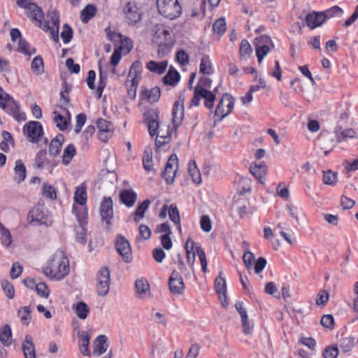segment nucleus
Returning a JSON list of instances; mask_svg holds the SVG:
<instances>
[{
  "label": "nucleus",
  "instance_id": "nucleus-1",
  "mask_svg": "<svg viewBox=\"0 0 358 358\" xmlns=\"http://www.w3.org/2000/svg\"><path fill=\"white\" fill-rule=\"evenodd\" d=\"M69 262L65 252L57 250L43 267V273L53 280H61L69 273Z\"/></svg>",
  "mask_w": 358,
  "mask_h": 358
},
{
  "label": "nucleus",
  "instance_id": "nucleus-2",
  "mask_svg": "<svg viewBox=\"0 0 358 358\" xmlns=\"http://www.w3.org/2000/svg\"><path fill=\"white\" fill-rule=\"evenodd\" d=\"M0 108L17 122H22L26 120L25 113L20 111V103L13 96L6 93L1 86Z\"/></svg>",
  "mask_w": 358,
  "mask_h": 358
},
{
  "label": "nucleus",
  "instance_id": "nucleus-3",
  "mask_svg": "<svg viewBox=\"0 0 358 358\" xmlns=\"http://www.w3.org/2000/svg\"><path fill=\"white\" fill-rule=\"evenodd\" d=\"M157 6L159 13L170 20L178 17L182 11L178 0H157Z\"/></svg>",
  "mask_w": 358,
  "mask_h": 358
},
{
  "label": "nucleus",
  "instance_id": "nucleus-4",
  "mask_svg": "<svg viewBox=\"0 0 358 358\" xmlns=\"http://www.w3.org/2000/svg\"><path fill=\"white\" fill-rule=\"evenodd\" d=\"M17 5L29 10L27 17L36 22L38 26L42 27L41 20L43 19L44 13L41 8L35 3V0H17Z\"/></svg>",
  "mask_w": 358,
  "mask_h": 358
},
{
  "label": "nucleus",
  "instance_id": "nucleus-5",
  "mask_svg": "<svg viewBox=\"0 0 358 358\" xmlns=\"http://www.w3.org/2000/svg\"><path fill=\"white\" fill-rule=\"evenodd\" d=\"M30 222H36L40 225L48 227L52 220L48 210L43 205H36L30 210L28 215Z\"/></svg>",
  "mask_w": 358,
  "mask_h": 358
},
{
  "label": "nucleus",
  "instance_id": "nucleus-6",
  "mask_svg": "<svg viewBox=\"0 0 358 358\" xmlns=\"http://www.w3.org/2000/svg\"><path fill=\"white\" fill-rule=\"evenodd\" d=\"M23 132L29 142L38 143L43 135V128L40 122L30 121L24 124Z\"/></svg>",
  "mask_w": 358,
  "mask_h": 358
},
{
  "label": "nucleus",
  "instance_id": "nucleus-7",
  "mask_svg": "<svg viewBox=\"0 0 358 358\" xmlns=\"http://www.w3.org/2000/svg\"><path fill=\"white\" fill-rule=\"evenodd\" d=\"M99 214L101 222L106 224V229H109L114 217L113 203L110 197L103 198L99 206Z\"/></svg>",
  "mask_w": 358,
  "mask_h": 358
},
{
  "label": "nucleus",
  "instance_id": "nucleus-8",
  "mask_svg": "<svg viewBox=\"0 0 358 358\" xmlns=\"http://www.w3.org/2000/svg\"><path fill=\"white\" fill-rule=\"evenodd\" d=\"M234 107V99L229 94H224L215 108V115L220 117V120L228 115Z\"/></svg>",
  "mask_w": 358,
  "mask_h": 358
},
{
  "label": "nucleus",
  "instance_id": "nucleus-9",
  "mask_svg": "<svg viewBox=\"0 0 358 358\" xmlns=\"http://www.w3.org/2000/svg\"><path fill=\"white\" fill-rule=\"evenodd\" d=\"M97 280V293L101 296H105L108 293L110 284V271L106 266L100 268Z\"/></svg>",
  "mask_w": 358,
  "mask_h": 358
},
{
  "label": "nucleus",
  "instance_id": "nucleus-10",
  "mask_svg": "<svg viewBox=\"0 0 358 358\" xmlns=\"http://www.w3.org/2000/svg\"><path fill=\"white\" fill-rule=\"evenodd\" d=\"M115 249L118 254L122 256L126 263H130L132 261L131 249L129 242L124 236L119 234L116 237Z\"/></svg>",
  "mask_w": 358,
  "mask_h": 358
},
{
  "label": "nucleus",
  "instance_id": "nucleus-11",
  "mask_svg": "<svg viewBox=\"0 0 358 358\" xmlns=\"http://www.w3.org/2000/svg\"><path fill=\"white\" fill-rule=\"evenodd\" d=\"M49 16L50 17L51 22L52 24V26L50 27L48 22H46L43 19L41 20L42 24L41 26H38L40 28H41L44 31H49L52 39L55 42L59 41V15L56 11H53L51 13L49 14Z\"/></svg>",
  "mask_w": 358,
  "mask_h": 358
},
{
  "label": "nucleus",
  "instance_id": "nucleus-12",
  "mask_svg": "<svg viewBox=\"0 0 358 358\" xmlns=\"http://www.w3.org/2000/svg\"><path fill=\"white\" fill-rule=\"evenodd\" d=\"M178 160L176 154H172L165 166L164 170L162 172V177L166 180V183L172 184L176 178L178 171Z\"/></svg>",
  "mask_w": 358,
  "mask_h": 358
},
{
  "label": "nucleus",
  "instance_id": "nucleus-13",
  "mask_svg": "<svg viewBox=\"0 0 358 358\" xmlns=\"http://www.w3.org/2000/svg\"><path fill=\"white\" fill-rule=\"evenodd\" d=\"M184 101L185 94L181 93L178 96V100L173 105L172 110V122L174 129H178L184 116Z\"/></svg>",
  "mask_w": 358,
  "mask_h": 358
},
{
  "label": "nucleus",
  "instance_id": "nucleus-14",
  "mask_svg": "<svg viewBox=\"0 0 358 358\" xmlns=\"http://www.w3.org/2000/svg\"><path fill=\"white\" fill-rule=\"evenodd\" d=\"M124 14L129 24H135L141 20V14L135 2H127L124 6Z\"/></svg>",
  "mask_w": 358,
  "mask_h": 358
},
{
  "label": "nucleus",
  "instance_id": "nucleus-15",
  "mask_svg": "<svg viewBox=\"0 0 358 358\" xmlns=\"http://www.w3.org/2000/svg\"><path fill=\"white\" fill-rule=\"evenodd\" d=\"M169 287L173 294H182L185 290V283L181 275L176 271H173L169 279Z\"/></svg>",
  "mask_w": 358,
  "mask_h": 358
},
{
  "label": "nucleus",
  "instance_id": "nucleus-16",
  "mask_svg": "<svg viewBox=\"0 0 358 358\" xmlns=\"http://www.w3.org/2000/svg\"><path fill=\"white\" fill-rule=\"evenodd\" d=\"M56 166L57 164L55 162H52L47 158L46 150H41L36 155L34 163V166L36 169H42L44 167H46L51 173Z\"/></svg>",
  "mask_w": 358,
  "mask_h": 358
},
{
  "label": "nucleus",
  "instance_id": "nucleus-17",
  "mask_svg": "<svg viewBox=\"0 0 358 358\" xmlns=\"http://www.w3.org/2000/svg\"><path fill=\"white\" fill-rule=\"evenodd\" d=\"M142 70V63L139 61L134 62L130 66L128 76L126 80V85H128V83L130 82V80H132L133 86L138 85Z\"/></svg>",
  "mask_w": 358,
  "mask_h": 358
},
{
  "label": "nucleus",
  "instance_id": "nucleus-18",
  "mask_svg": "<svg viewBox=\"0 0 358 358\" xmlns=\"http://www.w3.org/2000/svg\"><path fill=\"white\" fill-rule=\"evenodd\" d=\"M325 21V17L321 12H311L306 16V25L311 29L320 27Z\"/></svg>",
  "mask_w": 358,
  "mask_h": 358
},
{
  "label": "nucleus",
  "instance_id": "nucleus-19",
  "mask_svg": "<svg viewBox=\"0 0 358 358\" xmlns=\"http://www.w3.org/2000/svg\"><path fill=\"white\" fill-rule=\"evenodd\" d=\"M260 41L263 44L259 45L256 47V55L259 63L262 62L264 57L269 52L270 48L268 44H271L273 45L271 38L266 35L262 36L260 37Z\"/></svg>",
  "mask_w": 358,
  "mask_h": 358
},
{
  "label": "nucleus",
  "instance_id": "nucleus-20",
  "mask_svg": "<svg viewBox=\"0 0 358 358\" xmlns=\"http://www.w3.org/2000/svg\"><path fill=\"white\" fill-rule=\"evenodd\" d=\"M65 138L62 134H57L50 143L48 152L50 156L55 157L61 152L62 147L64 143Z\"/></svg>",
  "mask_w": 358,
  "mask_h": 358
},
{
  "label": "nucleus",
  "instance_id": "nucleus-21",
  "mask_svg": "<svg viewBox=\"0 0 358 358\" xmlns=\"http://www.w3.org/2000/svg\"><path fill=\"white\" fill-rule=\"evenodd\" d=\"M107 337L105 335H99L94 341L93 355L99 357L106 352L108 344Z\"/></svg>",
  "mask_w": 358,
  "mask_h": 358
},
{
  "label": "nucleus",
  "instance_id": "nucleus-22",
  "mask_svg": "<svg viewBox=\"0 0 358 358\" xmlns=\"http://www.w3.org/2000/svg\"><path fill=\"white\" fill-rule=\"evenodd\" d=\"M250 173L255 176L260 182V183L264 182V177L267 172V166L264 162H259L258 163H253L250 165Z\"/></svg>",
  "mask_w": 358,
  "mask_h": 358
},
{
  "label": "nucleus",
  "instance_id": "nucleus-23",
  "mask_svg": "<svg viewBox=\"0 0 358 358\" xmlns=\"http://www.w3.org/2000/svg\"><path fill=\"white\" fill-rule=\"evenodd\" d=\"M22 350L25 358H36L35 347L30 335H26L22 343Z\"/></svg>",
  "mask_w": 358,
  "mask_h": 358
},
{
  "label": "nucleus",
  "instance_id": "nucleus-24",
  "mask_svg": "<svg viewBox=\"0 0 358 358\" xmlns=\"http://www.w3.org/2000/svg\"><path fill=\"white\" fill-rule=\"evenodd\" d=\"M180 79L179 72L174 67L171 66L166 75L163 78V82L166 85H176Z\"/></svg>",
  "mask_w": 358,
  "mask_h": 358
},
{
  "label": "nucleus",
  "instance_id": "nucleus-25",
  "mask_svg": "<svg viewBox=\"0 0 358 358\" xmlns=\"http://www.w3.org/2000/svg\"><path fill=\"white\" fill-rule=\"evenodd\" d=\"M160 95V89L158 87H155L150 90H142L140 94L142 99H147L150 103L157 102L159 99Z\"/></svg>",
  "mask_w": 358,
  "mask_h": 358
},
{
  "label": "nucleus",
  "instance_id": "nucleus-26",
  "mask_svg": "<svg viewBox=\"0 0 358 358\" xmlns=\"http://www.w3.org/2000/svg\"><path fill=\"white\" fill-rule=\"evenodd\" d=\"M167 66V61H162L160 62H157L154 60H151L147 63L146 68L152 73L162 75L165 72Z\"/></svg>",
  "mask_w": 358,
  "mask_h": 358
},
{
  "label": "nucleus",
  "instance_id": "nucleus-27",
  "mask_svg": "<svg viewBox=\"0 0 358 358\" xmlns=\"http://www.w3.org/2000/svg\"><path fill=\"white\" fill-rule=\"evenodd\" d=\"M121 201L128 207H131L136 201L137 195L132 189H124L120 192Z\"/></svg>",
  "mask_w": 358,
  "mask_h": 358
},
{
  "label": "nucleus",
  "instance_id": "nucleus-28",
  "mask_svg": "<svg viewBox=\"0 0 358 358\" xmlns=\"http://www.w3.org/2000/svg\"><path fill=\"white\" fill-rule=\"evenodd\" d=\"M15 177L14 180L17 183H20L24 180L27 175V169L21 159H17L15 162V166L14 168Z\"/></svg>",
  "mask_w": 358,
  "mask_h": 358
},
{
  "label": "nucleus",
  "instance_id": "nucleus-29",
  "mask_svg": "<svg viewBox=\"0 0 358 358\" xmlns=\"http://www.w3.org/2000/svg\"><path fill=\"white\" fill-rule=\"evenodd\" d=\"M78 338L80 341V349L81 353L84 356H88L89 352V344L90 336L87 331H82L78 333Z\"/></svg>",
  "mask_w": 358,
  "mask_h": 358
},
{
  "label": "nucleus",
  "instance_id": "nucleus-30",
  "mask_svg": "<svg viewBox=\"0 0 358 358\" xmlns=\"http://www.w3.org/2000/svg\"><path fill=\"white\" fill-rule=\"evenodd\" d=\"M198 94L205 99L204 105L208 109H213L215 100V93L206 89H199Z\"/></svg>",
  "mask_w": 358,
  "mask_h": 358
},
{
  "label": "nucleus",
  "instance_id": "nucleus-31",
  "mask_svg": "<svg viewBox=\"0 0 358 358\" xmlns=\"http://www.w3.org/2000/svg\"><path fill=\"white\" fill-rule=\"evenodd\" d=\"M194 241L191 238H189L187 240L185 245L187 262L188 264L191 266H193L195 261L196 255L195 251L194 250Z\"/></svg>",
  "mask_w": 358,
  "mask_h": 358
},
{
  "label": "nucleus",
  "instance_id": "nucleus-32",
  "mask_svg": "<svg viewBox=\"0 0 358 358\" xmlns=\"http://www.w3.org/2000/svg\"><path fill=\"white\" fill-rule=\"evenodd\" d=\"M136 294L139 298L143 299L147 294L150 293V286L146 279L141 278L135 283Z\"/></svg>",
  "mask_w": 358,
  "mask_h": 358
},
{
  "label": "nucleus",
  "instance_id": "nucleus-33",
  "mask_svg": "<svg viewBox=\"0 0 358 358\" xmlns=\"http://www.w3.org/2000/svg\"><path fill=\"white\" fill-rule=\"evenodd\" d=\"M96 8L93 4H87L80 13V18L83 22L87 23L96 13Z\"/></svg>",
  "mask_w": 358,
  "mask_h": 358
},
{
  "label": "nucleus",
  "instance_id": "nucleus-34",
  "mask_svg": "<svg viewBox=\"0 0 358 358\" xmlns=\"http://www.w3.org/2000/svg\"><path fill=\"white\" fill-rule=\"evenodd\" d=\"M188 171L192 177V182L196 185L201 184V176L195 161L192 160L189 162Z\"/></svg>",
  "mask_w": 358,
  "mask_h": 358
},
{
  "label": "nucleus",
  "instance_id": "nucleus-35",
  "mask_svg": "<svg viewBox=\"0 0 358 358\" xmlns=\"http://www.w3.org/2000/svg\"><path fill=\"white\" fill-rule=\"evenodd\" d=\"M73 211L77 218L80 226L86 227L87 224L88 213L87 209L84 207L76 208L73 207Z\"/></svg>",
  "mask_w": 358,
  "mask_h": 358
},
{
  "label": "nucleus",
  "instance_id": "nucleus-36",
  "mask_svg": "<svg viewBox=\"0 0 358 358\" xmlns=\"http://www.w3.org/2000/svg\"><path fill=\"white\" fill-rule=\"evenodd\" d=\"M0 341L5 346H9L12 341V332L10 325L5 324L0 329Z\"/></svg>",
  "mask_w": 358,
  "mask_h": 358
},
{
  "label": "nucleus",
  "instance_id": "nucleus-37",
  "mask_svg": "<svg viewBox=\"0 0 358 358\" xmlns=\"http://www.w3.org/2000/svg\"><path fill=\"white\" fill-rule=\"evenodd\" d=\"M17 50L19 52L29 56L34 55L36 52V49L34 47L31 46V45L24 38H20L19 40Z\"/></svg>",
  "mask_w": 358,
  "mask_h": 358
},
{
  "label": "nucleus",
  "instance_id": "nucleus-38",
  "mask_svg": "<svg viewBox=\"0 0 358 358\" xmlns=\"http://www.w3.org/2000/svg\"><path fill=\"white\" fill-rule=\"evenodd\" d=\"M87 189L84 185L78 186L74 194V201L81 206H84L87 202Z\"/></svg>",
  "mask_w": 358,
  "mask_h": 358
},
{
  "label": "nucleus",
  "instance_id": "nucleus-39",
  "mask_svg": "<svg viewBox=\"0 0 358 358\" xmlns=\"http://www.w3.org/2000/svg\"><path fill=\"white\" fill-rule=\"evenodd\" d=\"M199 72L206 75L213 73V66L208 55H204L201 58L199 65Z\"/></svg>",
  "mask_w": 358,
  "mask_h": 358
},
{
  "label": "nucleus",
  "instance_id": "nucleus-40",
  "mask_svg": "<svg viewBox=\"0 0 358 358\" xmlns=\"http://www.w3.org/2000/svg\"><path fill=\"white\" fill-rule=\"evenodd\" d=\"M143 166L146 171L153 169L152 151L151 148H146L143 155Z\"/></svg>",
  "mask_w": 358,
  "mask_h": 358
},
{
  "label": "nucleus",
  "instance_id": "nucleus-41",
  "mask_svg": "<svg viewBox=\"0 0 358 358\" xmlns=\"http://www.w3.org/2000/svg\"><path fill=\"white\" fill-rule=\"evenodd\" d=\"M150 204V201L149 199H145L136 208L134 212L135 217L134 218L136 222H138L141 219L144 217V214L148 210Z\"/></svg>",
  "mask_w": 358,
  "mask_h": 358
},
{
  "label": "nucleus",
  "instance_id": "nucleus-42",
  "mask_svg": "<svg viewBox=\"0 0 358 358\" xmlns=\"http://www.w3.org/2000/svg\"><path fill=\"white\" fill-rule=\"evenodd\" d=\"M31 68L33 72L37 76H40L43 73L44 63L41 55H38L33 59L31 64Z\"/></svg>",
  "mask_w": 358,
  "mask_h": 358
},
{
  "label": "nucleus",
  "instance_id": "nucleus-43",
  "mask_svg": "<svg viewBox=\"0 0 358 358\" xmlns=\"http://www.w3.org/2000/svg\"><path fill=\"white\" fill-rule=\"evenodd\" d=\"M169 216L170 220L177 225L179 232H181L180 217L176 206L171 204L169 207Z\"/></svg>",
  "mask_w": 358,
  "mask_h": 358
},
{
  "label": "nucleus",
  "instance_id": "nucleus-44",
  "mask_svg": "<svg viewBox=\"0 0 358 358\" xmlns=\"http://www.w3.org/2000/svg\"><path fill=\"white\" fill-rule=\"evenodd\" d=\"M76 154V147L73 144H69L64 150L62 155V163L68 165Z\"/></svg>",
  "mask_w": 358,
  "mask_h": 358
},
{
  "label": "nucleus",
  "instance_id": "nucleus-45",
  "mask_svg": "<svg viewBox=\"0 0 358 358\" xmlns=\"http://www.w3.org/2000/svg\"><path fill=\"white\" fill-rule=\"evenodd\" d=\"M1 241L3 245L8 248L12 243V236L10 231L0 222Z\"/></svg>",
  "mask_w": 358,
  "mask_h": 358
},
{
  "label": "nucleus",
  "instance_id": "nucleus-46",
  "mask_svg": "<svg viewBox=\"0 0 358 358\" xmlns=\"http://www.w3.org/2000/svg\"><path fill=\"white\" fill-rule=\"evenodd\" d=\"M355 346V338L350 336V337H345L342 338L339 341V347L341 350L346 353L349 352L352 350V349Z\"/></svg>",
  "mask_w": 358,
  "mask_h": 358
},
{
  "label": "nucleus",
  "instance_id": "nucleus-47",
  "mask_svg": "<svg viewBox=\"0 0 358 358\" xmlns=\"http://www.w3.org/2000/svg\"><path fill=\"white\" fill-rule=\"evenodd\" d=\"M74 310L77 316L81 320L86 319L90 313L89 307L83 301L78 302L76 304Z\"/></svg>",
  "mask_w": 358,
  "mask_h": 358
},
{
  "label": "nucleus",
  "instance_id": "nucleus-48",
  "mask_svg": "<svg viewBox=\"0 0 358 358\" xmlns=\"http://www.w3.org/2000/svg\"><path fill=\"white\" fill-rule=\"evenodd\" d=\"M215 289L216 292L219 294L220 297L221 295H223L224 297H226V281L224 278L221 276V273H220V275L215 278Z\"/></svg>",
  "mask_w": 358,
  "mask_h": 358
},
{
  "label": "nucleus",
  "instance_id": "nucleus-49",
  "mask_svg": "<svg viewBox=\"0 0 358 358\" xmlns=\"http://www.w3.org/2000/svg\"><path fill=\"white\" fill-rule=\"evenodd\" d=\"M335 134L337 138L338 142L345 141L348 138H352L355 135V131L352 129H347L345 130H341L340 129H336Z\"/></svg>",
  "mask_w": 358,
  "mask_h": 358
},
{
  "label": "nucleus",
  "instance_id": "nucleus-50",
  "mask_svg": "<svg viewBox=\"0 0 358 358\" xmlns=\"http://www.w3.org/2000/svg\"><path fill=\"white\" fill-rule=\"evenodd\" d=\"M42 194L43 196L50 200H55L57 199V193L55 188L48 182H44L42 186Z\"/></svg>",
  "mask_w": 358,
  "mask_h": 358
},
{
  "label": "nucleus",
  "instance_id": "nucleus-51",
  "mask_svg": "<svg viewBox=\"0 0 358 358\" xmlns=\"http://www.w3.org/2000/svg\"><path fill=\"white\" fill-rule=\"evenodd\" d=\"M322 14L327 19H329L334 17H341L343 14V10L338 6H334L329 9L322 11Z\"/></svg>",
  "mask_w": 358,
  "mask_h": 358
},
{
  "label": "nucleus",
  "instance_id": "nucleus-52",
  "mask_svg": "<svg viewBox=\"0 0 358 358\" xmlns=\"http://www.w3.org/2000/svg\"><path fill=\"white\" fill-rule=\"evenodd\" d=\"M252 53V47L250 43L245 40L243 39L241 42L239 47V54L241 58L247 59L250 57Z\"/></svg>",
  "mask_w": 358,
  "mask_h": 358
},
{
  "label": "nucleus",
  "instance_id": "nucleus-53",
  "mask_svg": "<svg viewBox=\"0 0 358 358\" xmlns=\"http://www.w3.org/2000/svg\"><path fill=\"white\" fill-rule=\"evenodd\" d=\"M31 309L29 306H24L18 310V316L24 324H28L31 320Z\"/></svg>",
  "mask_w": 358,
  "mask_h": 358
},
{
  "label": "nucleus",
  "instance_id": "nucleus-54",
  "mask_svg": "<svg viewBox=\"0 0 358 358\" xmlns=\"http://www.w3.org/2000/svg\"><path fill=\"white\" fill-rule=\"evenodd\" d=\"M227 29L226 22L224 18L217 19L213 24V30L215 33L222 35Z\"/></svg>",
  "mask_w": 358,
  "mask_h": 358
},
{
  "label": "nucleus",
  "instance_id": "nucleus-55",
  "mask_svg": "<svg viewBox=\"0 0 358 358\" xmlns=\"http://www.w3.org/2000/svg\"><path fill=\"white\" fill-rule=\"evenodd\" d=\"M53 113L55 115L54 122L56 124V126L61 131L66 130L68 125L66 119L63 115H62L61 114L58 113L56 111H55Z\"/></svg>",
  "mask_w": 358,
  "mask_h": 358
},
{
  "label": "nucleus",
  "instance_id": "nucleus-56",
  "mask_svg": "<svg viewBox=\"0 0 358 358\" xmlns=\"http://www.w3.org/2000/svg\"><path fill=\"white\" fill-rule=\"evenodd\" d=\"M61 37L64 44L69 43L73 37V29L67 24H64L63 26V30L61 33Z\"/></svg>",
  "mask_w": 358,
  "mask_h": 358
},
{
  "label": "nucleus",
  "instance_id": "nucleus-57",
  "mask_svg": "<svg viewBox=\"0 0 358 358\" xmlns=\"http://www.w3.org/2000/svg\"><path fill=\"white\" fill-rule=\"evenodd\" d=\"M97 127L101 133H108L112 131V124L102 118H99L96 122Z\"/></svg>",
  "mask_w": 358,
  "mask_h": 358
},
{
  "label": "nucleus",
  "instance_id": "nucleus-58",
  "mask_svg": "<svg viewBox=\"0 0 358 358\" xmlns=\"http://www.w3.org/2000/svg\"><path fill=\"white\" fill-rule=\"evenodd\" d=\"M176 59L181 66H186L189 62V55L183 50H180L176 52Z\"/></svg>",
  "mask_w": 358,
  "mask_h": 358
},
{
  "label": "nucleus",
  "instance_id": "nucleus-59",
  "mask_svg": "<svg viewBox=\"0 0 358 358\" xmlns=\"http://www.w3.org/2000/svg\"><path fill=\"white\" fill-rule=\"evenodd\" d=\"M1 287L6 296L11 299L14 297L15 290L13 286L8 280L1 281Z\"/></svg>",
  "mask_w": 358,
  "mask_h": 358
},
{
  "label": "nucleus",
  "instance_id": "nucleus-60",
  "mask_svg": "<svg viewBox=\"0 0 358 358\" xmlns=\"http://www.w3.org/2000/svg\"><path fill=\"white\" fill-rule=\"evenodd\" d=\"M336 180V173L331 170L323 172V182L326 185H333Z\"/></svg>",
  "mask_w": 358,
  "mask_h": 358
},
{
  "label": "nucleus",
  "instance_id": "nucleus-61",
  "mask_svg": "<svg viewBox=\"0 0 358 358\" xmlns=\"http://www.w3.org/2000/svg\"><path fill=\"white\" fill-rule=\"evenodd\" d=\"M200 226L205 232H209L212 229V224L210 217L207 215H202L200 220Z\"/></svg>",
  "mask_w": 358,
  "mask_h": 358
},
{
  "label": "nucleus",
  "instance_id": "nucleus-62",
  "mask_svg": "<svg viewBox=\"0 0 358 358\" xmlns=\"http://www.w3.org/2000/svg\"><path fill=\"white\" fill-rule=\"evenodd\" d=\"M173 44L170 43H160L158 46V55L159 57H163L170 52Z\"/></svg>",
  "mask_w": 358,
  "mask_h": 358
},
{
  "label": "nucleus",
  "instance_id": "nucleus-63",
  "mask_svg": "<svg viewBox=\"0 0 358 358\" xmlns=\"http://www.w3.org/2000/svg\"><path fill=\"white\" fill-rule=\"evenodd\" d=\"M35 289L41 297L47 298L50 294V291L44 282L38 283Z\"/></svg>",
  "mask_w": 358,
  "mask_h": 358
},
{
  "label": "nucleus",
  "instance_id": "nucleus-64",
  "mask_svg": "<svg viewBox=\"0 0 358 358\" xmlns=\"http://www.w3.org/2000/svg\"><path fill=\"white\" fill-rule=\"evenodd\" d=\"M338 349L337 346H329L325 348L323 352L324 358H337Z\"/></svg>",
  "mask_w": 358,
  "mask_h": 358
}]
</instances>
